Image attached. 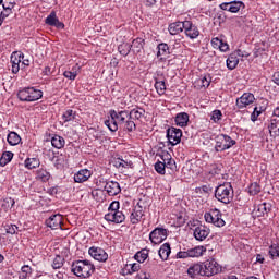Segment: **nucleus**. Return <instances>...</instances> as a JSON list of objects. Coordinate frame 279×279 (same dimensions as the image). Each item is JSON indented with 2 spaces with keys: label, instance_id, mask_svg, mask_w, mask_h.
Returning a JSON list of instances; mask_svg holds the SVG:
<instances>
[{
  "label": "nucleus",
  "instance_id": "nucleus-1",
  "mask_svg": "<svg viewBox=\"0 0 279 279\" xmlns=\"http://www.w3.org/2000/svg\"><path fill=\"white\" fill-rule=\"evenodd\" d=\"M221 271V266L215 260H205L201 264H194L187 269V275L190 278H197V276H206L210 278L211 276H216Z\"/></svg>",
  "mask_w": 279,
  "mask_h": 279
},
{
  "label": "nucleus",
  "instance_id": "nucleus-2",
  "mask_svg": "<svg viewBox=\"0 0 279 279\" xmlns=\"http://www.w3.org/2000/svg\"><path fill=\"white\" fill-rule=\"evenodd\" d=\"M111 119L105 120V125L110 130V132H117L120 128H122L126 120L130 119V111H119L110 110Z\"/></svg>",
  "mask_w": 279,
  "mask_h": 279
},
{
  "label": "nucleus",
  "instance_id": "nucleus-3",
  "mask_svg": "<svg viewBox=\"0 0 279 279\" xmlns=\"http://www.w3.org/2000/svg\"><path fill=\"white\" fill-rule=\"evenodd\" d=\"M71 271L78 278H90L95 271V266L87 259L73 262Z\"/></svg>",
  "mask_w": 279,
  "mask_h": 279
},
{
  "label": "nucleus",
  "instance_id": "nucleus-4",
  "mask_svg": "<svg viewBox=\"0 0 279 279\" xmlns=\"http://www.w3.org/2000/svg\"><path fill=\"white\" fill-rule=\"evenodd\" d=\"M232 184L223 183L215 189V197L222 204H230L234 199Z\"/></svg>",
  "mask_w": 279,
  "mask_h": 279
},
{
  "label": "nucleus",
  "instance_id": "nucleus-5",
  "mask_svg": "<svg viewBox=\"0 0 279 279\" xmlns=\"http://www.w3.org/2000/svg\"><path fill=\"white\" fill-rule=\"evenodd\" d=\"M17 98L20 101H38V99H43V90L34 87H25L19 90Z\"/></svg>",
  "mask_w": 279,
  "mask_h": 279
},
{
  "label": "nucleus",
  "instance_id": "nucleus-6",
  "mask_svg": "<svg viewBox=\"0 0 279 279\" xmlns=\"http://www.w3.org/2000/svg\"><path fill=\"white\" fill-rule=\"evenodd\" d=\"M215 150L218 153L226 151L228 149H232L234 145H236V141L230 137L227 134H219L215 137Z\"/></svg>",
  "mask_w": 279,
  "mask_h": 279
},
{
  "label": "nucleus",
  "instance_id": "nucleus-7",
  "mask_svg": "<svg viewBox=\"0 0 279 279\" xmlns=\"http://www.w3.org/2000/svg\"><path fill=\"white\" fill-rule=\"evenodd\" d=\"M25 56L21 51H14L11 54L12 71H23L29 66V60L25 59Z\"/></svg>",
  "mask_w": 279,
  "mask_h": 279
},
{
  "label": "nucleus",
  "instance_id": "nucleus-8",
  "mask_svg": "<svg viewBox=\"0 0 279 279\" xmlns=\"http://www.w3.org/2000/svg\"><path fill=\"white\" fill-rule=\"evenodd\" d=\"M221 210L211 209L208 213H205V221L207 223H213L216 228H223L226 226V221L223 220Z\"/></svg>",
  "mask_w": 279,
  "mask_h": 279
},
{
  "label": "nucleus",
  "instance_id": "nucleus-9",
  "mask_svg": "<svg viewBox=\"0 0 279 279\" xmlns=\"http://www.w3.org/2000/svg\"><path fill=\"white\" fill-rule=\"evenodd\" d=\"M167 229L157 227L149 234V241L154 245H160L163 241H167Z\"/></svg>",
  "mask_w": 279,
  "mask_h": 279
},
{
  "label": "nucleus",
  "instance_id": "nucleus-10",
  "mask_svg": "<svg viewBox=\"0 0 279 279\" xmlns=\"http://www.w3.org/2000/svg\"><path fill=\"white\" fill-rule=\"evenodd\" d=\"M167 138L170 145L175 146L182 141V130L173 126L167 130Z\"/></svg>",
  "mask_w": 279,
  "mask_h": 279
},
{
  "label": "nucleus",
  "instance_id": "nucleus-11",
  "mask_svg": "<svg viewBox=\"0 0 279 279\" xmlns=\"http://www.w3.org/2000/svg\"><path fill=\"white\" fill-rule=\"evenodd\" d=\"M220 10L236 14L240 10H245V3L241 1L223 2L220 4Z\"/></svg>",
  "mask_w": 279,
  "mask_h": 279
},
{
  "label": "nucleus",
  "instance_id": "nucleus-12",
  "mask_svg": "<svg viewBox=\"0 0 279 279\" xmlns=\"http://www.w3.org/2000/svg\"><path fill=\"white\" fill-rule=\"evenodd\" d=\"M256 98L252 93H244L240 98L235 100V106L239 110H243V108H247L251 104H254Z\"/></svg>",
  "mask_w": 279,
  "mask_h": 279
},
{
  "label": "nucleus",
  "instance_id": "nucleus-13",
  "mask_svg": "<svg viewBox=\"0 0 279 279\" xmlns=\"http://www.w3.org/2000/svg\"><path fill=\"white\" fill-rule=\"evenodd\" d=\"M104 190L108 193L110 197H114L121 193V185L116 181H102Z\"/></svg>",
  "mask_w": 279,
  "mask_h": 279
},
{
  "label": "nucleus",
  "instance_id": "nucleus-14",
  "mask_svg": "<svg viewBox=\"0 0 279 279\" xmlns=\"http://www.w3.org/2000/svg\"><path fill=\"white\" fill-rule=\"evenodd\" d=\"M46 226L51 230L62 229V215L54 214L46 220Z\"/></svg>",
  "mask_w": 279,
  "mask_h": 279
},
{
  "label": "nucleus",
  "instance_id": "nucleus-15",
  "mask_svg": "<svg viewBox=\"0 0 279 279\" xmlns=\"http://www.w3.org/2000/svg\"><path fill=\"white\" fill-rule=\"evenodd\" d=\"M89 256H93L94 259L99 263H106V260H108V253H106L101 247L92 246L89 248Z\"/></svg>",
  "mask_w": 279,
  "mask_h": 279
},
{
  "label": "nucleus",
  "instance_id": "nucleus-16",
  "mask_svg": "<svg viewBox=\"0 0 279 279\" xmlns=\"http://www.w3.org/2000/svg\"><path fill=\"white\" fill-rule=\"evenodd\" d=\"M239 58H243V51L235 50L233 53H231L227 59V68L232 71L236 69V65L239 64Z\"/></svg>",
  "mask_w": 279,
  "mask_h": 279
},
{
  "label": "nucleus",
  "instance_id": "nucleus-17",
  "mask_svg": "<svg viewBox=\"0 0 279 279\" xmlns=\"http://www.w3.org/2000/svg\"><path fill=\"white\" fill-rule=\"evenodd\" d=\"M46 25H50V27H57V29H64V23L60 22L56 11H51V13L45 20Z\"/></svg>",
  "mask_w": 279,
  "mask_h": 279
},
{
  "label": "nucleus",
  "instance_id": "nucleus-18",
  "mask_svg": "<svg viewBox=\"0 0 279 279\" xmlns=\"http://www.w3.org/2000/svg\"><path fill=\"white\" fill-rule=\"evenodd\" d=\"M143 217H145L143 206L137 204L130 215L131 223H133V226H136V223H141V219H143Z\"/></svg>",
  "mask_w": 279,
  "mask_h": 279
},
{
  "label": "nucleus",
  "instance_id": "nucleus-19",
  "mask_svg": "<svg viewBox=\"0 0 279 279\" xmlns=\"http://www.w3.org/2000/svg\"><path fill=\"white\" fill-rule=\"evenodd\" d=\"M184 33L185 36H187V38H191L192 40L199 36V29L191 21H185Z\"/></svg>",
  "mask_w": 279,
  "mask_h": 279
},
{
  "label": "nucleus",
  "instance_id": "nucleus-20",
  "mask_svg": "<svg viewBox=\"0 0 279 279\" xmlns=\"http://www.w3.org/2000/svg\"><path fill=\"white\" fill-rule=\"evenodd\" d=\"M106 221H111L112 223H123L125 221V215L123 211H113L105 215Z\"/></svg>",
  "mask_w": 279,
  "mask_h": 279
},
{
  "label": "nucleus",
  "instance_id": "nucleus-21",
  "mask_svg": "<svg viewBox=\"0 0 279 279\" xmlns=\"http://www.w3.org/2000/svg\"><path fill=\"white\" fill-rule=\"evenodd\" d=\"M208 234H210V229H207L204 226L196 227L194 230V239H196V241L206 240Z\"/></svg>",
  "mask_w": 279,
  "mask_h": 279
},
{
  "label": "nucleus",
  "instance_id": "nucleus-22",
  "mask_svg": "<svg viewBox=\"0 0 279 279\" xmlns=\"http://www.w3.org/2000/svg\"><path fill=\"white\" fill-rule=\"evenodd\" d=\"M90 175H93L90 170L82 169L77 173L74 174V182H77L78 184H82L83 182L88 181Z\"/></svg>",
  "mask_w": 279,
  "mask_h": 279
},
{
  "label": "nucleus",
  "instance_id": "nucleus-23",
  "mask_svg": "<svg viewBox=\"0 0 279 279\" xmlns=\"http://www.w3.org/2000/svg\"><path fill=\"white\" fill-rule=\"evenodd\" d=\"M186 27V21L184 22H174L169 25V33L172 36H177V34H180L181 32H184Z\"/></svg>",
  "mask_w": 279,
  "mask_h": 279
},
{
  "label": "nucleus",
  "instance_id": "nucleus-24",
  "mask_svg": "<svg viewBox=\"0 0 279 279\" xmlns=\"http://www.w3.org/2000/svg\"><path fill=\"white\" fill-rule=\"evenodd\" d=\"M174 121L179 128H186V125H189V113H178L174 118Z\"/></svg>",
  "mask_w": 279,
  "mask_h": 279
},
{
  "label": "nucleus",
  "instance_id": "nucleus-25",
  "mask_svg": "<svg viewBox=\"0 0 279 279\" xmlns=\"http://www.w3.org/2000/svg\"><path fill=\"white\" fill-rule=\"evenodd\" d=\"M159 257L161 260H168L169 256L171 254V244L165 243L161 245V247L158 251Z\"/></svg>",
  "mask_w": 279,
  "mask_h": 279
},
{
  "label": "nucleus",
  "instance_id": "nucleus-26",
  "mask_svg": "<svg viewBox=\"0 0 279 279\" xmlns=\"http://www.w3.org/2000/svg\"><path fill=\"white\" fill-rule=\"evenodd\" d=\"M36 180L39 182H49L51 179V173L47 169L40 168L36 171Z\"/></svg>",
  "mask_w": 279,
  "mask_h": 279
},
{
  "label": "nucleus",
  "instance_id": "nucleus-27",
  "mask_svg": "<svg viewBox=\"0 0 279 279\" xmlns=\"http://www.w3.org/2000/svg\"><path fill=\"white\" fill-rule=\"evenodd\" d=\"M143 47H145V39L136 38L132 41L131 51H133V53H141Z\"/></svg>",
  "mask_w": 279,
  "mask_h": 279
},
{
  "label": "nucleus",
  "instance_id": "nucleus-28",
  "mask_svg": "<svg viewBox=\"0 0 279 279\" xmlns=\"http://www.w3.org/2000/svg\"><path fill=\"white\" fill-rule=\"evenodd\" d=\"M143 117H145V109L141 107H136L129 112V119H136L138 121Z\"/></svg>",
  "mask_w": 279,
  "mask_h": 279
},
{
  "label": "nucleus",
  "instance_id": "nucleus-29",
  "mask_svg": "<svg viewBox=\"0 0 279 279\" xmlns=\"http://www.w3.org/2000/svg\"><path fill=\"white\" fill-rule=\"evenodd\" d=\"M157 58H160V60H162L163 58H167V56H169L170 51H169V45L167 44H159L157 46Z\"/></svg>",
  "mask_w": 279,
  "mask_h": 279
},
{
  "label": "nucleus",
  "instance_id": "nucleus-30",
  "mask_svg": "<svg viewBox=\"0 0 279 279\" xmlns=\"http://www.w3.org/2000/svg\"><path fill=\"white\" fill-rule=\"evenodd\" d=\"M257 217H263L264 215H269L271 213V204L270 203H262L257 206Z\"/></svg>",
  "mask_w": 279,
  "mask_h": 279
},
{
  "label": "nucleus",
  "instance_id": "nucleus-31",
  "mask_svg": "<svg viewBox=\"0 0 279 279\" xmlns=\"http://www.w3.org/2000/svg\"><path fill=\"white\" fill-rule=\"evenodd\" d=\"M65 141L64 137L60 136V135H54L51 138V145L52 147H54L56 149H62V147H64L65 145Z\"/></svg>",
  "mask_w": 279,
  "mask_h": 279
},
{
  "label": "nucleus",
  "instance_id": "nucleus-32",
  "mask_svg": "<svg viewBox=\"0 0 279 279\" xmlns=\"http://www.w3.org/2000/svg\"><path fill=\"white\" fill-rule=\"evenodd\" d=\"M14 158V153L12 151H4L0 157V167H5L9 162H12Z\"/></svg>",
  "mask_w": 279,
  "mask_h": 279
},
{
  "label": "nucleus",
  "instance_id": "nucleus-33",
  "mask_svg": "<svg viewBox=\"0 0 279 279\" xmlns=\"http://www.w3.org/2000/svg\"><path fill=\"white\" fill-rule=\"evenodd\" d=\"M187 252L190 254V258H199V256L206 252V248H204V246H196L194 248L187 250Z\"/></svg>",
  "mask_w": 279,
  "mask_h": 279
},
{
  "label": "nucleus",
  "instance_id": "nucleus-34",
  "mask_svg": "<svg viewBox=\"0 0 279 279\" xmlns=\"http://www.w3.org/2000/svg\"><path fill=\"white\" fill-rule=\"evenodd\" d=\"M7 141L9 145L15 146L19 145V143H21V136L16 132H10L8 134Z\"/></svg>",
  "mask_w": 279,
  "mask_h": 279
},
{
  "label": "nucleus",
  "instance_id": "nucleus-35",
  "mask_svg": "<svg viewBox=\"0 0 279 279\" xmlns=\"http://www.w3.org/2000/svg\"><path fill=\"white\" fill-rule=\"evenodd\" d=\"M26 169H38L40 167V159L27 158L24 162Z\"/></svg>",
  "mask_w": 279,
  "mask_h": 279
},
{
  "label": "nucleus",
  "instance_id": "nucleus-36",
  "mask_svg": "<svg viewBox=\"0 0 279 279\" xmlns=\"http://www.w3.org/2000/svg\"><path fill=\"white\" fill-rule=\"evenodd\" d=\"M155 88L158 95H165V92L167 90V85L165 84V81L155 77Z\"/></svg>",
  "mask_w": 279,
  "mask_h": 279
},
{
  "label": "nucleus",
  "instance_id": "nucleus-37",
  "mask_svg": "<svg viewBox=\"0 0 279 279\" xmlns=\"http://www.w3.org/2000/svg\"><path fill=\"white\" fill-rule=\"evenodd\" d=\"M268 130L270 132V136H279V128H278V120L277 119H271L270 125H268Z\"/></svg>",
  "mask_w": 279,
  "mask_h": 279
},
{
  "label": "nucleus",
  "instance_id": "nucleus-38",
  "mask_svg": "<svg viewBox=\"0 0 279 279\" xmlns=\"http://www.w3.org/2000/svg\"><path fill=\"white\" fill-rule=\"evenodd\" d=\"M123 130L126 132H136V122H134L133 118H129L125 122L124 125L122 126Z\"/></svg>",
  "mask_w": 279,
  "mask_h": 279
},
{
  "label": "nucleus",
  "instance_id": "nucleus-39",
  "mask_svg": "<svg viewBox=\"0 0 279 279\" xmlns=\"http://www.w3.org/2000/svg\"><path fill=\"white\" fill-rule=\"evenodd\" d=\"M149 256V251L147 250H142V251H138L135 255H134V258L135 260H137V263H144L147 260Z\"/></svg>",
  "mask_w": 279,
  "mask_h": 279
},
{
  "label": "nucleus",
  "instance_id": "nucleus-40",
  "mask_svg": "<svg viewBox=\"0 0 279 279\" xmlns=\"http://www.w3.org/2000/svg\"><path fill=\"white\" fill-rule=\"evenodd\" d=\"M14 204H16V202L12 197H7L2 201L1 208L8 213V210L14 207Z\"/></svg>",
  "mask_w": 279,
  "mask_h": 279
},
{
  "label": "nucleus",
  "instance_id": "nucleus-41",
  "mask_svg": "<svg viewBox=\"0 0 279 279\" xmlns=\"http://www.w3.org/2000/svg\"><path fill=\"white\" fill-rule=\"evenodd\" d=\"M3 7V12H1L0 16H2V19H8V16H10V14H12V9L13 5L12 4H8V0L4 1V3L2 4Z\"/></svg>",
  "mask_w": 279,
  "mask_h": 279
},
{
  "label": "nucleus",
  "instance_id": "nucleus-42",
  "mask_svg": "<svg viewBox=\"0 0 279 279\" xmlns=\"http://www.w3.org/2000/svg\"><path fill=\"white\" fill-rule=\"evenodd\" d=\"M118 50L121 56H129L132 51V46L128 43H124L118 47Z\"/></svg>",
  "mask_w": 279,
  "mask_h": 279
},
{
  "label": "nucleus",
  "instance_id": "nucleus-43",
  "mask_svg": "<svg viewBox=\"0 0 279 279\" xmlns=\"http://www.w3.org/2000/svg\"><path fill=\"white\" fill-rule=\"evenodd\" d=\"M64 265V257L57 255L52 262V268L53 269H61Z\"/></svg>",
  "mask_w": 279,
  "mask_h": 279
},
{
  "label": "nucleus",
  "instance_id": "nucleus-44",
  "mask_svg": "<svg viewBox=\"0 0 279 279\" xmlns=\"http://www.w3.org/2000/svg\"><path fill=\"white\" fill-rule=\"evenodd\" d=\"M165 169H167V162L157 161L155 163V171H157V173H159V175H165V173H166Z\"/></svg>",
  "mask_w": 279,
  "mask_h": 279
},
{
  "label": "nucleus",
  "instance_id": "nucleus-45",
  "mask_svg": "<svg viewBox=\"0 0 279 279\" xmlns=\"http://www.w3.org/2000/svg\"><path fill=\"white\" fill-rule=\"evenodd\" d=\"M62 119L65 123H69V121H75V112L69 109L62 114Z\"/></svg>",
  "mask_w": 279,
  "mask_h": 279
},
{
  "label": "nucleus",
  "instance_id": "nucleus-46",
  "mask_svg": "<svg viewBox=\"0 0 279 279\" xmlns=\"http://www.w3.org/2000/svg\"><path fill=\"white\" fill-rule=\"evenodd\" d=\"M2 227L5 230L7 234H16V230H19V227L12 223H4L2 225Z\"/></svg>",
  "mask_w": 279,
  "mask_h": 279
},
{
  "label": "nucleus",
  "instance_id": "nucleus-47",
  "mask_svg": "<svg viewBox=\"0 0 279 279\" xmlns=\"http://www.w3.org/2000/svg\"><path fill=\"white\" fill-rule=\"evenodd\" d=\"M248 193L250 195H258V193H260V185L257 184L256 182L252 183L248 186Z\"/></svg>",
  "mask_w": 279,
  "mask_h": 279
},
{
  "label": "nucleus",
  "instance_id": "nucleus-48",
  "mask_svg": "<svg viewBox=\"0 0 279 279\" xmlns=\"http://www.w3.org/2000/svg\"><path fill=\"white\" fill-rule=\"evenodd\" d=\"M269 254L271 258H278L279 257V244H272L269 250Z\"/></svg>",
  "mask_w": 279,
  "mask_h": 279
},
{
  "label": "nucleus",
  "instance_id": "nucleus-49",
  "mask_svg": "<svg viewBox=\"0 0 279 279\" xmlns=\"http://www.w3.org/2000/svg\"><path fill=\"white\" fill-rule=\"evenodd\" d=\"M114 167H117V169H128V167H130V163L123 159H118L114 161Z\"/></svg>",
  "mask_w": 279,
  "mask_h": 279
},
{
  "label": "nucleus",
  "instance_id": "nucleus-50",
  "mask_svg": "<svg viewBox=\"0 0 279 279\" xmlns=\"http://www.w3.org/2000/svg\"><path fill=\"white\" fill-rule=\"evenodd\" d=\"M221 117H223L221 110H214L211 113V121H214V123H218V121H221Z\"/></svg>",
  "mask_w": 279,
  "mask_h": 279
},
{
  "label": "nucleus",
  "instance_id": "nucleus-51",
  "mask_svg": "<svg viewBox=\"0 0 279 279\" xmlns=\"http://www.w3.org/2000/svg\"><path fill=\"white\" fill-rule=\"evenodd\" d=\"M119 207H120V203L119 201H113L110 205H109V213H118L119 211Z\"/></svg>",
  "mask_w": 279,
  "mask_h": 279
},
{
  "label": "nucleus",
  "instance_id": "nucleus-52",
  "mask_svg": "<svg viewBox=\"0 0 279 279\" xmlns=\"http://www.w3.org/2000/svg\"><path fill=\"white\" fill-rule=\"evenodd\" d=\"M63 75L68 80H75V77H77V72H75V71H63Z\"/></svg>",
  "mask_w": 279,
  "mask_h": 279
},
{
  "label": "nucleus",
  "instance_id": "nucleus-53",
  "mask_svg": "<svg viewBox=\"0 0 279 279\" xmlns=\"http://www.w3.org/2000/svg\"><path fill=\"white\" fill-rule=\"evenodd\" d=\"M161 158V162H167L168 160H171V154H169V151L163 150L160 155Z\"/></svg>",
  "mask_w": 279,
  "mask_h": 279
},
{
  "label": "nucleus",
  "instance_id": "nucleus-54",
  "mask_svg": "<svg viewBox=\"0 0 279 279\" xmlns=\"http://www.w3.org/2000/svg\"><path fill=\"white\" fill-rule=\"evenodd\" d=\"M258 117H260V110H258V107H255L251 114V121H257Z\"/></svg>",
  "mask_w": 279,
  "mask_h": 279
},
{
  "label": "nucleus",
  "instance_id": "nucleus-55",
  "mask_svg": "<svg viewBox=\"0 0 279 279\" xmlns=\"http://www.w3.org/2000/svg\"><path fill=\"white\" fill-rule=\"evenodd\" d=\"M221 43L222 40L218 37L211 39V46L214 47V49H219V47H221Z\"/></svg>",
  "mask_w": 279,
  "mask_h": 279
},
{
  "label": "nucleus",
  "instance_id": "nucleus-56",
  "mask_svg": "<svg viewBox=\"0 0 279 279\" xmlns=\"http://www.w3.org/2000/svg\"><path fill=\"white\" fill-rule=\"evenodd\" d=\"M202 86L208 88L210 86V76H204L202 80Z\"/></svg>",
  "mask_w": 279,
  "mask_h": 279
},
{
  "label": "nucleus",
  "instance_id": "nucleus-57",
  "mask_svg": "<svg viewBox=\"0 0 279 279\" xmlns=\"http://www.w3.org/2000/svg\"><path fill=\"white\" fill-rule=\"evenodd\" d=\"M201 193H205L206 195L213 193V187L210 185H203L199 187Z\"/></svg>",
  "mask_w": 279,
  "mask_h": 279
},
{
  "label": "nucleus",
  "instance_id": "nucleus-58",
  "mask_svg": "<svg viewBox=\"0 0 279 279\" xmlns=\"http://www.w3.org/2000/svg\"><path fill=\"white\" fill-rule=\"evenodd\" d=\"M177 258H191L189 251H180L177 253Z\"/></svg>",
  "mask_w": 279,
  "mask_h": 279
},
{
  "label": "nucleus",
  "instance_id": "nucleus-59",
  "mask_svg": "<svg viewBox=\"0 0 279 279\" xmlns=\"http://www.w3.org/2000/svg\"><path fill=\"white\" fill-rule=\"evenodd\" d=\"M218 49H220V51H228V49H230V46L228 45V43L221 41V45Z\"/></svg>",
  "mask_w": 279,
  "mask_h": 279
},
{
  "label": "nucleus",
  "instance_id": "nucleus-60",
  "mask_svg": "<svg viewBox=\"0 0 279 279\" xmlns=\"http://www.w3.org/2000/svg\"><path fill=\"white\" fill-rule=\"evenodd\" d=\"M22 274H32V267L24 265L21 268Z\"/></svg>",
  "mask_w": 279,
  "mask_h": 279
},
{
  "label": "nucleus",
  "instance_id": "nucleus-61",
  "mask_svg": "<svg viewBox=\"0 0 279 279\" xmlns=\"http://www.w3.org/2000/svg\"><path fill=\"white\" fill-rule=\"evenodd\" d=\"M272 82H275V84H277V86H279V71H276L272 74Z\"/></svg>",
  "mask_w": 279,
  "mask_h": 279
},
{
  "label": "nucleus",
  "instance_id": "nucleus-62",
  "mask_svg": "<svg viewBox=\"0 0 279 279\" xmlns=\"http://www.w3.org/2000/svg\"><path fill=\"white\" fill-rule=\"evenodd\" d=\"M166 167L168 169H173V167H175V161L173 159H169L168 161H166Z\"/></svg>",
  "mask_w": 279,
  "mask_h": 279
},
{
  "label": "nucleus",
  "instance_id": "nucleus-63",
  "mask_svg": "<svg viewBox=\"0 0 279 279\" xmlns=\"http://www.w3.org/2000/svg\"><path fill=\"white\" fill-rule=\"evenodd\" d=\"M141 269V265L140 264H132L131 266V271H138Z\"/></svg>",
  "mask_w": 279,
  "mask_h": 279
},
{
  "label": "nucleus",
  "instance_id": "nucleus-64",
  "mask_svg": "<svg viewBox=\"0 0 279 279\" xmlns=\"http://www.w3.org/2000/svg\"><path fill=\"white\" fill-rule=\"evenodd\" d=\"M256 263L264 264V263H265V257H263V255H260V254H257V256H256Z\"/></svg>",
  "mask_w": 279,
  "mask_h": 279
}]
</instances>
